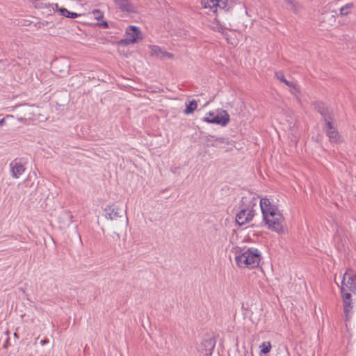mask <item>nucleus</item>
<instances>
[{
  "label": "nucleus",
  "instance_id": "nucleus-1",
  "mask_svg": "<svg viewBox=\"0 0 356 356\" xmlns=\"http://www.w3.org/2000/svg\"><path fill=\"white\" fill-rule=\"evenodd\" d=\"M260 207L268 229L277 233L282 232L284 218L277 207L273 204L268 198L264 197L260 200Z\"/></svg>",
  "mask_w": 356,
  "mask_h": 356
},
{
  "label": "nucleus",
  "instance_id": "nucleus-2",
  "mask_svg": "<svg viewBox=\"0 0 356 356\" xmlns=\"http://www.w3.org/2000/svg\"><path fill=\"white\" fill-rule=\"evenodd\" d=\"M243 252H237L235 257L236 265L239 268L252 269L259 266L261 259L260 251L254 248L243 250Z\"/></svg>",
  "mask_w": 356,
  "mask_h": 356
},
{
  "label": "nucleus",
  "instance_id": "nucleus-3",
  "mask_svg": "<svg viewBox=\"0 0 356 356\" xmlns=\"http://www.w3.org/2000/svg\"><path fill=\"white\" fill-rule=\"evenodd\" d=\"M242 209L236 215V221L240 225H244L252 220L254 216V207L257 205V200L254 198L248 200L247 197H242Z\"/></svg>",
  "mask_w": 356,
  "mask_h": 356
},
{
  "label": "nucleus",
  "instance_id": "nucleus-4",
  "mask_svg": "<svg viewBox=\"0 0 356 356\" xmlns=\"http://www.w3.org/2000/svg\"><path fill=\"white\" fill-rule=\"evenodd\" d=\"M315 109L321 114L325 125L332 129V123L334 122L332 109L321 102L315 104Z\"/></svg>",
  "mask_w": 356,
  "mask_h": 356
},
{
  "label": "nucleus",
  "instance_id": "nucleus-5",
  "mask_svg": "<svg viewBox=\"0 0 356 356\" xmlns=\"http://www.w3.org/2000/svg\"><path fill=\"white\" fill-rule=\"evenodd\" d=\"M217 112V114L214 113L213 118H210V116H205L202 121L207 123L220 124L223 127L226 126L230 120L228 113L223 109L218 110Z\"/></svg>",
  "mask_w": 356,
  "mask_h": 356
},
{
  "label": "nucleus",
  "instance_id": "nucleus-6",
  "mask_svg": "<svg viewBox=\"0 0 356 356\" xmlns=\"http://www.w3.org/2000/svg\"><path fill=\"white\" fill-rule=\"evenodd\" d=\"M341 293L343 304V312L346 318H348L353 307V304L356 302V293L355 291H351V292H348L347 291H341Z\"/></svg>",
  "mask_w": 356,
  "mask_h": 356
},
{
  "label": "nucleus",
  "instance_id": "nucleus-7",
  "mask_svg": "<svg viewBox=\"0 0 356 356\" xmlns=\"http://www.w3.org/2000/svg\"><path fill=\"white\" fill-rule=\"evenodd\" d=\"M337 11L330 10L323 13L319 17V21L323 26L326 29L333 26L336 23Z\"/></svg>",
  "mask_w": 356,
  "mask_h": 356
},
{
  "label": "nucleus",
  "instance_id": "nucleus-8",
  "mask_svg": "<svg viewBox=\"0 0 356 356\" xmlns=\"http://www.w3.org/2000/svg\"><path fill=\"white\" fill-rule=\"evenodd\" d=\"M341 289H355L356 277L351 271L346 272L341 281Z\"/></svg>",
  "mask_w": 356,
  "mask_h": 356
},
{
  "label": "nucleus",
  "instance_id": "nucleus-9",
  "mask_svg": "<svg viewBox=\"0 0 356 356\" xmlns=\"http://www.w3.org/2000/svg\"><path fill=\"white\" fill-rule=\"evenodd\" d=\"M216 346V341L212 337L204 338L200 345V351L204 354V356H211L213 350Z\"/></svg>",
  "mask_w": 356,
  "mask_h": 356
},
{
  "label": "nucleus",
  "instance_id": "nucleus-10",
  "mask_svg": "<svg viewBox=\"0 0 356 356\" xmlns=\"http://www.w3.org/2000/svg\"><path fill=\"white\" fill-rule=\"evenodd\" d=\"M204 141L207 147H220L222 144H227V140L222 136H217L208 134L204 137Z\"/></svg>",
  "mask_w": 356,
  "mask_h": 356
},
{
  "label": "nucleus",
  "instance_id": "nucleus-11",
  "mask_svg": "<svg viewBox=\"0 0 356 356\" xmlns=\"http://www.w3.org/2000/svg\"><path fill=\"white\" fill-rule=\"evenodd\" d=\"M72 218L73 216L70 211H62L58 217V222L59 224L60 228L64 229L69 227L72 222Z\"/></svg>",
  "mask_w": 356,
  "mask_h": 356
},
{
  "label": "nucleus",
  "instance_id": "nucleus-12",
  "mask_svg": "<svg viewBox=\"0 0 356 356\" xmlns=\"http://www.w3.org/2000/svg\"><path fill=\"white\" fill-rule=\"evenodd\" d=\"M126 35L125 42L127 43H135L140 38L139 37L140 31L139 28L135 26H129L126 31Z\"/></svg>",
  "mask_w": 356,
  "mask_h": 356
},
{
  "label": "nucleus",
  "instance_id": "nucleus-13",
  "mask_svg": "<svg viewBox=\"0 0 356 356\" xmlns=\"http://www.w3.org/2000/svg\"><path fill=\"white\" fill-rule=\"evenodd\" d=\"M9 166L11 175L15 179H18L25 170L24 165L17 159L10 162Z\"/></svg>",
  "mask_w": 356,
  "mask_h": 356
},
{
  "label": "nucleus",
  "instance_id": "nucleus-14",
  "mask_svg": "<svg viewBox=\"0 0 356 356\" xmlns=\"http://www.w3.org/2000/svg\"><path fill=\"white\" fill-rule=\"evenodd\" d=\"M120 208L115 204H113L111 205H108L104 209L105 218L111 220L121 218L122 214L120 213Z\"/></svg>",
  "mask_w": 356,
  "mask_h": 356
},
{
  "label": "nucleus",
  "instance_id": "nucleus-15",
  "mask_svg": "<svg viewBox=\"0 0 356 356\" xmlns=\"http://www.w3.org/2000/svg\"><path fill=\"white\" fill-rule=\"evenodd\" d=\"M118 8L122 12L128 13H136V8L132 5L129 0H114Z\"/></svg>",
  "mask_w": 356,
  "mask_h": 356
},
{
  "label": "nucleus",
  "instance_id": "nucleus-16",
  "mask_svg": "<svg viewBox=\"0 0 356 356\" xmlns=\"http://www.w3.org/2000/svg\"><path fill=\"white\" fill-rule=\"evenodd\" d=\"M324 129L327 136L331 143H338L340 140V136L337 128L334 127V122L332 123V129L325 125Z\"/></svg>",
  "mask_w": 356,
  "mask_h": 356
},
{
  "label": "nucleus",
  "instance_id": "nucleus-17",
  "mask_svg": "<svg viewBox=\"0 0 356 356\" xmlns=\"http://www.w3.org/2000/svg\"><path fill=\"white\" fill-rule=\"evenodd\" d=\"M201 4L205 8L211 9L213 13L216 12L218 0H201Z\"/></svg>",
  "mask_w": 356,
  "mask_h": 356
},
{
  "label": "nucleus",
  "instance_id": "nucleus-18",
  "mask_svg": "<svg viewBox=\"0 0 356 356\" xmlns=\"http://www.w3.org/2000/svg\"><path fill=\"white\" fill-rule=\"evenodd\" d=\"M197 107V102L195 100H192L186 103V108L184 111V113L186 115L191 114L193 113L194 111L196 110Z\"/></svg>",
  "mask_w": 356,
  "mask_h": 356
},
{
  "label": "nucleus",
  "instance_id": "nucleus-19",
  "mask_svg": "<svg viewBox=\"0 0 356 356\" xmlns=\"http://www.w3.org/2000/svg\"><path fill=\"white\" fill-rule=\"evenodd\" d=\"M151 54L159 58H163L164 51L159 46L153 45L151 47Z\"/></svg>",
  "mask_w": 356,
  "mask_h": 356
},
{
  "label": "nucleus",
  "instance_id": "nucleus-20",
  "mask_svg": "<svg viewBox=\"0 0 356 356\" xmlns=\"http://www.w3.org/2000/svg\"><path fill=\"white\" fill-rule=\"evenodd\" d=\"M58 11L60 12L61 15L67 18H76L79 15L76 13L70 12L64 8H60Z\"/></svg>",
  "mask_w": 356,
  "mask_h": 356
},
{
  "label": "nucleus",
  "instance_id": "nucleus-21",
  "mask_svg": "<svg viewBox=\"0 0 356 356\" xmlns=\"http://www.w3.org/2000/svg\"><path fill=\"white\" fill-rule=\"evenodd\" d=\"M275 76L276 79L280 80L281 82L284 83L287 86H292V82L289 81L285 79L284 73L282 71H277L275 73Z\"/></svg>",
  "mask_w": 356,
  "mask_h": 356
},
{
  "label": "nucleus",
  "instance_id": "nucleus-22",
  "mask_svg": "<svg viewBox=\"0 0 356 356\" xmlns=\"http://www.w3.org/2000/svg\"><path fill=\"white\" fill-rule=\"evenodd\" d=\"M354 7V4L353 3H349L342 6L340 8V15L346 16L349 14L350 10Z\"/></svg>",
  "mask_w": 356,
  "mask_h": 356
},
{
  "label": "nucleus",
  "instance_id": "nucleus-23",
  "mask_svg": "<svg viewBox=\"0 0 356 356\" xmlns=\"http://www.w3.org/2000/svg\"><path fill=\"white\" fill-rule=\"evenodd\" d=\"M261 353L263 354H267L270 351L271 343L270 341H264L260 345Z\"/></svg>",
  "mask_w": 356,
  "mask_h": 356
},
{
  "label": "nucleus",
  "instance_id": "nucleus-24",
  "mask_svg": "<svg viewBox=\"0 0 356 356\" xmlns=\"http://www.w3.org/2000/svg\"><path fill=\"white\" fill-rule=\"evenodd\" d=\"M285 1L289 6V8L293 10V12L296 13L298 10V4L296 2L295 0H285Z\"/></svg>",
  "mask_w": 356,
  "mask_h": 356
},
{
  "label": "nucleus",
  "instance_id": "nucleus-25",
  "mask_svg": "<svg viewBox=\"0 0 356 356\" xmlns=\"http://www.w3.org/2000/svg\"><path fill=\"white\" fill-rule=\"evenodd\" d=\"M289 87L291 88L290 91L293 95H297L298 94L300 93L299 88L297 86L296 83L292 82V86H290Z\"/></svg>",
  "mask_w": 356,
  "mask_h": 356
},
{
  "label": "nucleus",
  "instance_id": "nucleus-26",
  "mask_svg": "<svg viewBox=\"0 0 356 356\" xmlns=\"http://www.w3.org/2000/svg\"><path fill=\"white\" fill-rule=\"evenodd\" d=\"M92 13L94 17L97 20L102 19L104 17V14L100 10H94Z\"/></svg>",
  "mask_w": 356,
  "mask_h": 356
},
{
  "label": "nucleus",
  "instance_id": "nucleus-27",
  "mask_svg": "<svg viewBox=\"0 0 356 356\" xmlns=\"http://www.w3.org/2000/svg\"><path fill=\"white\" fill-rule=\"evenodd\" d=\"M227 4V0H218V4H216V8H219L221 9L225 8Z\"/></svg>",
  "mask_w": 356,
  "mask_h": 356
},
{
  "label": "nucleus",
  "instance_id": "nucleus-28",
  "mask_svg": "<svg viewBox=\"0 0 356 356\" xmlns=\"http://www.w3.org/2000/svg\"><path fill=\"white\" fill-rule=\"evenodd\" d=\"M98 26L102 29H108V24L106 21H102V22H99L97 24Z\"/></svg>",
  "mask_w": 356,
  "mask_h": 356
},
{
  "label": "nucleus",
  "instance_id": "nucleus-29",
  "mask_svg": "<svg viewBox=\"0 0 356 356\" xmlns=\"http://www.w3.org/2000/svg\"><path fill=\"white\" fill-rule=\"evenodd\" d=\"M168 58L169 59H172L173 58V55L171 53L164 51L163 58Z\"/></svg>",
  "mask_w": 356,
  "mask_h": 356
},
{
  "label": "nucleus",
  "instance_id": "nucleus-30",
  "mask_svg": "<svg viewBox=\"0 0 356 356\" xmlns=\"http://www.w3.org/2000/svg\"><path fill=\"white\" fill-rule=\"evenodd\" d=\"M49 343V340L48 339H42L40 341V343L42 345V346H44L45 344L48 343Z\"/></svg>",
  "mask_w": 356,
  "mask_h": 356
},
{
  "label": "nucleus",
  "instance_id": "nucleus-31",
  "mask_svg": "<svg viewBox=\"0 0 356 356\" xmlns=\"http://www.w3.org/2000/svg\"><path fill=\"white\" fill-rule=\"evenodd\" d=\"M213 115H214V113L213 112H209L207 114V116H210V118H213Z\"/></svg>",
  "mask_w": 356,
  "mask_h": 356
},
{
  "label": "nucleus",
  "instance_id": "nucleus-32",
  "mask_svg": "<svg viewBox=\"0 0 356 356\" xmlns=\"http://www.w3.org/2000/svg\"><path fill=\"white\" fill-rule=\"evenodd\" d=\"M4 122H5V120L3 118L0 120V126H1Z\"/></svg>",
  "mask_w": 356,
  "mask_h": 356
},
{
  "label": "nucleus",
  "instance_id": "nucleus-33",
  "mask_svg": "<svg viewBox=\"0 0 356 356\" xmlns=\"http://www.w3.org/2000/svg\"><path fill=\"white\" fill-rule=\"evenodd\" d=\"M58 64V60L55 61L54 63V67L57 68V65Z\"/></svg>",
  "mask_w": 356,
  "mask_h": 356
},
{
  "label": "nucleus",
  "instance_id": "nucleus-34",
  "mask_svg": "<svg viewBox=\"0 0 356 356\" xmlns=\"http://www.w3.org/2000/svg\"><path fill=\"white\" fill-rule=\"evenodd\" d=\"M14 336H15V337H17V333H15V334H14Z\"/></svg>",
  "mask_w": 356,
  "mask_h": 356
},
{
  "label": "nucleus",
  "instance_id": "nucleus-35",
  "mask_svg": "<svg viewBox=\"0 0 356 356\" xmlns=\"http://www.w3.org/2000/svg\"><path fill=\"white\" fill-rule=\"evenodd\" d=\"M69 68V65H66V69L67 70Z\"/></svg>",
  "mask_w": 356,
  "mask_h": 356
}]
</instances>
